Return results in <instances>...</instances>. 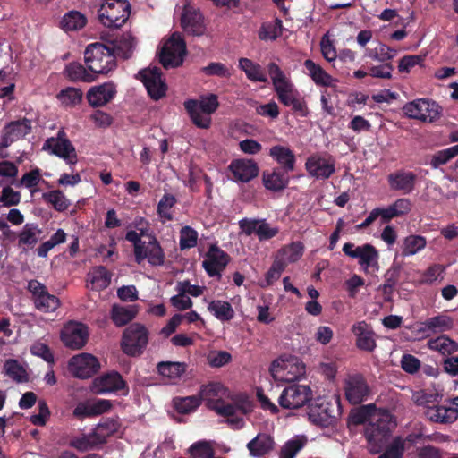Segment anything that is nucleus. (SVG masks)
<instances>
[{
    "mask_svg": "<svg viewBox=\"0 0 458 458\" xmlns=\"http://www.w3.org/2000/svg\"><path fill=\"white\" fill-rule=\"evenodd\" d=\"M120 47L106 46L100 42L89 44L84 51V62L88 69L96 74H107L117 66L116 55Z\"/></svg>",
    "mask_w": 458,
    "mask_h": 458,
    "instance_id": "f257e3e1",
    "label": "nucleus"
},
{
    "mask_svg": "<svg viewBox=\"0 0 458 458\" xmlns=\"http://www.w3.org/2000/svg\"><path fill=\"white\" fill-rule=\"evenodd\" d=\"M396 424L387 411L374 413L365 428V437L369 445L380 449L390 438Z\"/></svg>",
    "mask_w": 458,
    "mask_h": 458,
    "instance_id": "f03ea898",
    "label": "nucleus"
},
{
    "mask_svg": "<svg viewBox=\"0 0 458 458\" xmlns=\"http://www.w3.org/2000/svg\"><path fill=\"white\" fill-rule=\"evenodd\" d=\"M131 5L127 0H104L98 10V21L107 28H121L128 20Z\"/></svg>",
    "mask_w": 458,
    "mask_h": 458,
    "instance_id": "7ed1b4c3",
    "label": "nucleus"
},
{
    "mask_svg": "<svg viewBox=\"0 0 458 458\" xmlns=\"http://www.w3.org/2000/svg\"><path fill=\"white\" fill-rule=\"evenodd\" d=\"M341 405L339 399L329 400L318 397L314 403L309 406V420L317 426L327 428L333 425L340 414Z\"/></svg>",
    "mask_w": 458,
    "mask_h": 458,
    "instance_id": "20e7f679",
    "label": "nucleus"
},
{
    "mask_svg": "<svg viewBox=\"0 0 458 458\" xmlns=\"http://www.w3.org/2000/svg\"><path fill=\"white\" fill-rule=\"evenodd\" d=\"M149 333L147 327L140 323L131 324L123 334L122 348L129 356H140L148 344Z\"/></svg>",
    "mask_w": 458,
    "mask_h": 458,
    "instance_id": "39448f33",
    "label": "nucleus"
},
{
    "mask_svg": "<svg viewBox=\"0 0 458 458\" xmlns=\"http://www.w3.org/2000/svg\"><path fill=\"white\" fill-rule=\"evenodd\" d=\"M275 381L294 382L305 373V365L296 357L287 360H274L269 369Z\"/></svg>",
    "mask_w": 458,
    "mask_h": 458,
    "instance_id": "423d86ee",
    "label": "nucleus"
},
{
    "mask_svg": "<svg viewBox=\"0 0 458 458\" xmlns=\"http://www.w3.org/2000/svg\"><path fill=\"white\" fill-rule=\"evenodd\" d=\"M343 252L352 259H356L365 273H368L369 268L377 270L379 267V252L370 243L356 246L352 242H346L343 246Z\"/></svg>",
    "mask_w": 458,
    "mask_h": 458,
    "instance_id": "0eeeda50",
    "label": "nucleus"
},
{
    "mask_svg": "<svg viewBox=\"0 0 458 458\" xmlns=\"http://www.w3.org/2000/svg\"><path fill=\"white\" fill-rule=\"evenodd\" d=\"M403 110L410 118L432 123L439 118L442 108L435 101L420 98L405 104Z\"/></svg>",
    "mask_w": 458,
    "mask_h": 458,
    "instance_id": "6e6552de",
    "label": "nucleus"
},
{
    "mask_svg": "<svg viewBox=\"0 0 458 458\" xmlns=\"http://www.w3.org/2000/svg\"><path fill=\"white\" fill-rule=\"evenodd\" d=\"M186 54V44L181 36L174 33L164 45L159 60L164 68H174L182 64Z\"/></svg>",
    "mask_w": 458,
    "mask_h": 458,
    "instance_id": "1a4fd4ad",
    "label": "nucleus"
},
{
    "mask_svg": "<svg viewBox=\"0 0 458 458\" xmlns=\"http://www.w3.org/2000/svg\"><path fill=\"white\" fill-rule=\"evenodd\" d=\"M27 290L31 293L35 308L44 313L53 312L60 306V300L50 294L46 285L36 279L28 282Z\"/></svg>",
    "mask_w": 458,
    "mask_h": 458,
    "instance_id": "9d476101",
    "label": "nucleus"
},
{
    "mask_svg": "<svg viewBox=\"0 0 458 458\" xmlns=\"http://www.w3.org/2000/svg\"><path fill=\"white\" fill-rule=\"evenodd\" d=\"M42 149L64 159L68 165H75L78 162L75 148L64 131H59L56 137L48 138Z\"/></svg>",
    "mask_w": 458,
    "mask_h": 458,
    "instance_id": "9b49d317",
    "label": "nucleus"
},
{
    "mask_svg": "<svg viewBox=\"0 0 458 458\" xmlns=\"http://www.w3.org/2000/svg\"><path fill=\"white\" fill-rule=\"evenodd\" d=\"M308 174L317 180H327L335 172V160L328 153H315L305 162Z\"/></svg>",
    "mask_w": 458,
    "mask_h": 458,
    "instance_id": "f8f14e48",
    "label": "nucleus"
},
{
    "mask_svg": "<svg viewBox=\"0 0 458 458\" xmlns=\"http://www.w3.org/2000/svg\"><path fill=\"white\" fill-rule=\"evenodd\" d=\"M222 389L219 383H209L202 386L199 392V399L207 401V407L223 417H229L235 413V407L232 403H225L223 399L216 397Z\"/></svg>",
    "mask_w": 458,
    "mask_h": 458,
    "instance_id": "ddd939ff",
    "label": "nucleus"
},
{
    "mask_svg": "<svg viewBox=\"0 0 458 458\" xmlns=\"http://www.w3.org/2000/svg\"><path fill=\"white\" fill-rule=\"evenodd\" d=\"M312 398V391L310 386L298 384H291L281 393L278 403L284 409H299L304 406Z\"/></svg>",
    "mask_w": 458,
    "mask_h": 458,
    "instance_id": "4468645a",
    "label": "nucleus"
},
{
    "mask_svg": "<svg viewBox=\"0 0 458 458\" xmlns=\"http://www.w3.org/2000/svg\"><path fill=\"white\" fill-rule=\"evenodd\" d=\"M136 79L145 86L149 97L154 100H159L165 96L167 85L162 80V72L158 67L146 68L138 72Z\"/></svg>",
    "mask_w": 458,
    "mask_h": 458,
    "instance_id": "2eb2a0df",
    "label": "nucleus"
},
{
    "mask_svg": "<svg viewBox=\"0 0 458 458\" xmlns=\"http://www.w3.org/2000/svg\"><path fill=\"white\" fill-rule=\"evenodd\" d=\"M89 336L88 327L76 321L68 322L61 331L63 344L72 350H80L84 347Z\"/></svg>",
    "mask_w": 458,
    "mask_h": 458,
    "instance_id": "dca6fc26",
    "label": "nucleus"
},
{
    "mask_svg": "<svg viewBox=\"0 0 458 458\" xmlns=\"http://www.w3.org/2000/svg\"><path fill=\"white\" fill-rule=\"evenodd\" d=\"M31 120L26 117L5 124L0 138V151L8 148L13 142L23 139L31 132Z\"/></svg>",
    "mask_w": 458,
    "mask_h": 458,
    "instance_id": "f3484780",
    "label": "nucleus"
},
{
    "mask_svg": "<svg viewBox=\"0 0 458 458\" xmlns=\"http://www.w3.org/2000/svg\"><path fill=\"white\" fill-rule=\"evenodd\" d=\"M344 395L352 404H360L369 394V386L361 374L349 375L344 384Z\"/></svg>",
    "mask_w": 458,
    "mask_h": 458,
    "instance_id": "a211bd4d",
    "label": "nucleus"
},
{
    "mask_svg": "<svg viewBox=\"0 0 458 458\" xmlns=\"http://www.w3.org/2000/svg\"><path fill=\"white\" fill-rule=\"evenodd\" d=\"M94 389L99 394L123 391V394L127 395L129 393V386L126 381L117 371L107 372L95 378Z\"/></svg>",
    "mask_w": 458,
    "mask_h": 458,
    "instance_id": "6ab92c4d",
    "label": "nucleus"
},
{
    "mask_svg": "<svg viewBox=\"0 0 458 458\" xmlns=\"http://www.w3.org/2000/svg\"><path fill=\"white\" fill-rule=\"evenodd\" d=\"M100 368L98 360L89 353H81L73 356L69 361L71 372L79 378H89Z\"/></svg>",
    "mask_w": 458,
    "mask_h": 458,
    "instance_id": "aec40b11",
    "label": "nucleus"
},
{
    "mask_svg": "<svg viewBox=\"0 0 458 458\" xmlns=\"http://www.w3.org/2000/svg\"><path fill=\"white\" fill-rule=\"evenodd\" d=\"M230 261V256L216 244H211L202 262V267L209 276H221V272Z\"/></svg>",
    "mask_w": 458,
    "mask_h": 458,
    "instance_id": "412c9836",
    "label": "nucleus"
},
{
    "mask_svg": "<svg viewBox=\"0 0 458 458\" xmlns=\"http://www.w3.org/2000/svg\"><path fill=\"white\" fill-rule=\"evenodd\" d=\"M239 227L248 236L255 233L260 242L270 240L279 233L278 227H271L265 219L243 218L239 221Z\"/></svg>",
    "mask_w": 458,
    "mask_h": 458,
    "instance_id": "4be33fe9",
    "label": "nucleus"
},
{
    "mask_svg": "<svg viewBox=\"0 0 458 458\" xmlns=\"http://www.w3.org/2000/svg\"><path fill=\"white\" fill-rule=\"evenodd\" d=\"M386 179L390 190L406 195L415 190L418 176L412 171L400 169L390 173Z\"/></svg>",
    "mask_w": 458,
    "mask_h": 458,
    "instance_id": "5701e85b",
    "label": "nucleus"
},
{
    "mask_svg": "<svg viewBox=\"0 0 458 458\" xmlns=\"http://www.w3.org/2000/svg\"><path fill=\"white\" fill-rule=\"evenodd\" d=\"M116 93V84L110 81L91 87L87 93V99L92 107H100L111 102L115 98Z\"/></svg>",
    "mask_w": 458,
    "mask_h": 458,
    "instance_id": "b1692460",
    "label": "nucleus"
},
{
    "mask_svg": "<svg viewBox=\"0 0 458 458\" xmlns=\"http://www.w3.org/2000/svg\"><path fill=\"white\" fill-rule=\"evenodd\" d=\"M236 182H249L259 175V168L252 159H233L228 166Z\"/></svg>",
    "mask_w": 458,
    "mask_h": 458,
    "instance_id": "393cba45",
    "label": "nucleus"
},
{
    "mask_svg": "<svg viewBox=\"0 0 458 458\" xmlns=\"http://www.w3.org/2000/svg\"><path fill=\"white\" fill-rule=\"evenodd\" d=\"M352 332L355 335L358 349L368 352H372L376 349L375 332L366 321H359L353 324Z\"/></svg>",
    "mask_w": 458,
    "mask_h": 458,
    "instance_id": "a878e982",
    "label": "nucleus"
},
{
    "mask_svg": "<svg viewBox=\"0 0 458 458\" xmlns=\"http://www.w3.org/2000/svg\"><path fill=\"white\" fill-rule=\"evenodd\" d=\"M181 25L186 33L193 36L203 35L206 30L201 13L191 6L184 8Z\"/></svg>",
    "mask_w": 458,
    "mask_h": 458,
    "instance_id": "bb28decb",
    "label": "nucleus"
},
{
    "mask_svg": "<svg viewBox=\"0 0 458 458\" xmlns=\"http://www.w3.org/2000/svg\"><path fill=\"white\" fill-rule=\"evenodd\" d=\"M149 242L141 248V259H135L137 264H141L146 259L151 266H163L165 263V252L154 235H150Z\"/></svg>",
    "mask_w": 458,
    "mask_h": 458,
    "instance_id": "cd10ccee",
    "label": "nucleus"
},
{
    "mask_svg": "<svg viewBox=\"0 0 458 458\" xmlns=\"http://www.w3.org/2000/svg\"><path fill=\"white\" fill-rule=\"evenodd\" d=\"M289 182L288 172L279 167H276L272 171H264L262 174L264 187L273 192L284 191L288 186Z\"/></svg>",
    "mask_w": 458,
    "mask_h": 458,
    "instance_id": "c85d7f7f",
    "label": "nucleus"
},
{
    "mask_svg": "<svg viewBox=\"0 0 458 458\" xmlns=\"http://www.w3.org/2000/svg\"><path fill=\"white\" fill-rule=\"evenodd\" d=\"M250 455L260 458L270 453L275 447V441L272 436L267 433H259L246 445Z\"/></svg>",
    "mask_w": 458,
    "mask_h": 458,
    "instance_id": "c756f323",
    "label": "nucleus"
},
{
    "mask_svg": "<svg viewBox=\"0 0 458 458\" xmlns=\"http://www.w3.org/2000/svg\"><path fill=\"white\" fill-rule=\"evenodd\" d=\"M269 156L281 165L282 170L288 173L294 170L296 157L290 148L282 145L273 146L269 149Z\"/></svg>",
    "mask_w": 458,
    "mask_h": 458,
    "instance_id": "7c9ffc66",
    "label": "nucleus"
},
{
    "mask_svg": "<svg viewBox=\"0 0 458 458\" xmlns=\"http://www.w3.org/2000/svg\"><path fill=\"white\" fill-rule=\"evenodd\" d=\"M304 67L307 69L309 76L316 85L333 87L335 86V83L338 82L337 79L333 78L319 64H316L311 59L305 60Z\"/></svg>",
    "mask_w": 458,
    "mask_h": 458,
    "instance_id": "2f4dec72",
    "label": "nucleus"
},
{
    "mask_svg": "<svg viewBox=\"0 0 458 458\" xmlns=\"http://www.w3.org/2000/svg\"><path fill=\"white\" fill-rule=\"evenodd\" d=\"M424 414L430 421L441 424H449L457 420L455 411L444 405L428 406Z\"/></svg>",
    "mask_w": 458,
    "mask_h": 458,
    "instance_id": "473e14b6",
    "label": "nucleus"
},
{
    "mask_svg": "<svg viewBox=\"0 0 458 458\" xmlns=\"http://www.w3.org/2000/svg\"><path fill=\"white\" fill-rule=\"evenodd\" d=\"M267 70L276 95L287 93L294 89L293 83L286 78L284 72L276 63H270Z\"/></svg>",
    "mask_w": 458,
    "mask_h": 458,
    "instance_id": "72a5a7b5",
    "label": "nucleus"
},
{
    "mask_svg": "<svg viewBox=\"0 0 458 458\" xmlns=\"http://www.w3.org/2000/svg\"><path fill=\"white\" fill-rule=\"evenodd\" d=\"M374 413H376V405L373 403L353 408L348 415L347 425L351 428L362 425L368 420L369 422Z\"/></svg>",
    "mask_w": 458,
    "mask_h": 458,
    "instance_id": "f704fd0d",
    "label": "nucleus"
},
{
    "mask_svg": "<svg viewBox=\"0 0 458 458\" xmlns=\"http://www.w3.org/2000/svg\"><path fill=\"white\" fill-rule=\"evenodd\" d=\"M138 310L134 305L122 306L114 304L111 310V319L117 327H123L131 322L137 315Z\"/></svg>",
    "mask_w": 458,
    "mask_h": 458,
    "instance_id": "c9c22d12",
    "label": "nucleus"
},
{
    "mask_svg": "<svg viewBox=\"0 0 458 458\" xmlns=\"http://www.w3.org/2000/svg\"><path fill=\"white\" fill-rule=\"evenodd\" d=\"M304 245L301 242H293L278 250L276 259L284 261L286 267L289 263L298 261L302 257Z\"/></svg>",
    "mask_w": 458,
    "mask_h": 458,
    "instance_id": "e433bc0d",
    "label": "nucleus"
},
{
    "mask_svg": "<svg viewBox=\"0 0 458 458\" xmlns=\"http://www.w3.org/2000/svg\"><path fill=\"white\" fill-rule=\"evenodd\" d=\"M91 289L101 291L107 288L111 283V273L104 266H98L88 274Z\"/></svg>",
    "mask_w": 458,
    "mask_h": 458,
    "instance_id": "4c0bfd02",
    "label": "nucleus"
},
{
    "mask_svg": "<svg viewBox=\"0 0 458 458\" xmlns=\"http://www.w3.org/2000/svg\"><path fill=\"white\" fill-rule=\"evenodd\" d=\"M87 24V18L78 11L66 13L61 21L60 28L65 32L76 31L84 28Z\"/></svg>",
    "mask_w": 458,
    "mask_h": 458,
    "instance_id": "58836bf2",
    "label": "nucleus"
},
{
    "mask_svg": "<svg viewBox=\"0 0 458 458\" xmlns=\"http://www.w3.org/2000/svg\"><path fill=\"white\" fill-rule=\"evenodd\" d=\"M184 108L188 112L192 123L199 128L208 129L211 124L209 114H205L197 108V100L188 99L184 102Z\"/></svg>",
    "mask_w": 458,
    "mask_h": 458,
    "instance_id": "ea45409f",
    "label": "nucleus"
},
{
    "mask_svg": "<svg viewBox=\"0 0 458 458\" xmlns=\"http://www.w3.org/2000/svg\"><path fill=\"white\" fill-rule=\"evenodd\" d=\"M239 67L245 72L247 78L251 81L266 82L267 81L261 66L249 58H240Z\"/></svg>",
    "mask_w": 458,
    "mask_h": 458,
    "instance_id": "a19ab883",
    "label": "nucleus"
},
{
    "mask_svg": "<svg viewBox=\"0 0 458 458\" xmlns=\"http://www.w3.org/2000/svg\"><path fill=\"white\" fill-rule=\"evenodd\" d=\"M308 439L303 435H297L287 440L281 447L279 458H295L296 454L307 445Z\"/></svg>",
    "mask_w": 458,
    "mask_h": 458,
    "instance_id": "79ce46f5",
    "label": "nucleus"
},
{
    "mask_svg": "<svg viewBox=\"0 0 458 458\" xmlns=\"http://www.w3.org/2000/svg\"><path fill=\"white\" fill-rule=\"evenodd\" d=\"M65 72L72 81L92 82L97 80V75L89 72L81 64L77 62L70 63L65 67Z\"/></svg>",
    "mask_w": 458,
    "mask_h": 458,
    "instance_id": "37998d69",
    "label": "nucleus"
},
{
    "mask_svg": "<svg viewBox=\"0 0 458 458\" xmlns=\"http://www.w3.org/2000/svg\"><path fill=\"white\" fill-rule=\"evenodd\" d=\"M119 426L118 421L114 419H104L95 428L93 437H96L98 442L106 443L107 437L118 431Z\"/></svg>",
    "mask_w": 458,
    "mask_h": 458,
    "instance_id": "c03bdc74",
    "label": "nucleus"
},
{
    "mask_svg": "<svg viewBox=\"0 0 458 458\" xmlns=\"http://www.w3.org/2000/svg\"><path fill=\"white\" fill-rule=\"evenodd\" d=\"M428 347L444 356L451 355L458 351V344L445 335L430 339Z\"/></svg>",
    "mask_w": 458,
    "mask_h": 458,
    "instance_id": "a18cd8bd",
    "label": "nucleus"
},
{
    "mask_svg": "<svg viewBox=\"0 0 458 458\" xmlns=\"http://www.w3.org/2000/svg\"><path fill=\"white\" fill-rule=\"evenodd\" d=\"M336 61L332 64L338 73L342 76H349L351 68L349 64L354 63L356 59V53L349 48L341 49L337 54Z\"/></svg>",
    "mask_w": 458,
    "mask_h": 458,
    "instance_id": "49530a36",
    "label": "nucleus"
},
{
    "mask_svg": "<svg viewBox=\"0 0 458 458\" xmlns=\"http://www.w3.org/2000/svg\"><path fill=\"white\" fill-rule=\"evenodd\" d=\"M208 309L220 321H229L234 317L232 305L225 301H212Z\"/></svg>",
    "mask_w": 458,
    "mask_h": 458,
    "instance_id": "de8ad7c7",
    "label": "nucleus"
},
{
    "mask_svg": "<svg viewBox=\"0 0 458 458\" xmlns=\"http://www.w3.org/2000/svg\"><path fill=\"white\" fill-rule=\"evenodd\" d=\"M41 233L38 225L34 223H27L20 232L18 245L20 247H34L38 242V234Z\"/></svg>",
    "mask_w": 458,
    "mask_h": 458,
    "instance_id": "09e8293b",
    "label": "nucleus"
},
{
    "mask_svg": "<svg viewBox=\"0 0 458 458\" xmlns=\"http://www.w3.org/2000/svg\"><path fill=\"white\" fill-rule=\"evenodd\" d=\"M184 362L161 361L157 364V369L160 375L170 379H177L186 370Z\"/></svg>",
    "mask_w": 458,
    "mask_h": 458,
    "instance_id": "8fccbe9b",
    "label": "nucleus"
},
{
    "mask_svg": "<svg viewBox=\"0 0 458 458\" xmlns=\"http://www.w3.org/2000/svg\"><path fill=\"white\" fill-rule=\"evenodd\" d=\"M177 203L175 196L170 193L163 195L157 207V214L162 222L172 221L174 216L171 209Z\"/></svg>",
    "mask_w": 458,
    "mask_h": 458,
    "instance_id": "3c124183",
    "label": "nucleus"
},
{
    "mask_svg": "<svg viewBox=\"0 0 458 458\" xmlns=\"http://www.w3.org/2000/svg\"><path fill=\"white\" fill-rule=\"evenodd\" d=\"M423 325L428 331L440 333L452 328L453 319L446 315H437L428 318Z\"/></svg>",
    "mask_w": 458,
    "mask_h": 458,
    "instance_id": "603ef678",
    "label": "nucleus"
},
{
    "mask_svg": "<svg viewBox=\"0 0 458 458\" xmlns=\"http://www.w3.org/2000/svg\"><path fill=\"white\" fill-rule=\"evenodd\" d=\"M43 199L51 204L52 207L58 212H64L68 209L71 205L70 200L60 190H54L43 193Z\"/></svg>",
    "mask_w": 458,
    "mask_h": 458,
    "instance_id": "864d4df0",
    "label": "nucleus"
},
{
    "mask_svg": "<svg viewBox=\"0 0 458 458\" xmlns=\"http://www.w3.org/2000/svg\"><path fill=\"white\" fill-rule=\"evenodd\" d=\"M173 402L174 409L181 414H189L194 411L201 404L200 399L195 395L175 397Z\"/></svg>",
    "mask_w": 458,
    "mask_h": 458,
    "instance_id": "5fc2aeb1",
    "label": "nucleus"
},
{
    "mask_svg": "<svg viewBox=\"0 0 458 458\" xmlns=\"http://www.w3.org/2000/svg\"><path fill=\"white\" fill-rule=\"evenodd\" d=\"M188 454L191 458H214L215 450L210 442L199 440L188 448Z\"/></svg>",
    "mask_w": 458,
    "mask_h": 458,
    "instance_id": "6e6d98bb",
    "label": "nucleus"
},
{
    "mask_svg": "<svg viewBox=\"0 0 458 458\" xmlns=\"http://www.w3.org/2000/svg\"><path fill=\"white\" fill-rule=\"evenodd\" d=\"M426 238L420 235H409L403 243V256L414 255L426 247Z\"/></svg>",
    "mask_w": 458,
    "mask_h": 458,
    "instance_id": "4d7b16f0",
    "label": "nucleus"
},
{
    "mask_svg": "<svg viewBox=\"0 0 458 458\" xmlns=\"http://www.w3.org/2000/svg\"><path fill=\"white\" fill-rule=\"evenodd\" d=\"M83 93L80 89L68 87L57 94L58 100L66 106H74L82 100Z\"/></svg>",
    "mask_w": 458,
    "mask_h": 458,
    "instance_id": "13d9d810",
    "label": "nucleus"
},
{
    "mask_svg": "<svg viewBox=\"0 0 458 458\" xmlns=\"http://www.w3.org/2000/svg\"><path fill=\"white\" fill-rule=\"evenodd\" d=\"M458 156V144L437 151L433 155L429 164L433 168L447 164L451 159Z\"/></svg>",
    "mask_w": 458,
    "mask_h": 458,
    "instance_id": "bf43d9fd",
    "label": "nucleus"
},
{
    "mask_svg": "<svg viewBox=\"0 0 458 458\" xmlns=\"http://www.w3.org/2000/svg\"><path fill=\"white\" fill-rule=\"evenodd\" d=\"M198 232L190 225L182 226L180 230V249L181 250L191 249L197 245Z\"/></svg>",
    "mask_w": 458,
    "mask_h": 458,
    "instance_id": "052dcab7",
    "label": "nucleus"
},
{
    "mask_svg": "<svg viewBox=\"0 0 458 458\" xmlns=\"http://www.w3.org/2000/svg\"><path fill=\"white\" fill-rule=\"evenodd\" d=\"M404 450L405 441L401 437H396L378 458H403Z\"/></svg>",
    "mask_w": 458,
    "mask_h": 458,
    "instance_id": "680f3d73",
    "label": "nucleus"
},
{
    "mask_svg": "<svg viewBox=\"0 0 458 458\" xmlns=\"http://www.w3.org/2000/svg\"><path fill=\"white\" fill-rule=\"evenodd\" d=\"M388 46L384 43H379L373 49H367L365 53V56L371 58L374 61H377L381 64H392L391 63V55H387Z\"/></svg>",
    "mask_w": 458,
    "mask_h": 458,
    "instance_id": "e2e57ef3",
    "label": "nucleus"
},
{
    "mask_svg": "<svg viewBox=\"0 0 458 458\" xmlns=\"http://www.w3.org/2000/svg\"><path fill=\"white\" fill-rule=\"evenodd\" d=\"M4 369L6 374L17 382L25 380V369L16 360H8L4 363Z\"/></svg>",
    "mask_w": 458,
    "mask_h": 458,
    "instance_id": "0e129e2a",
    "label": "nucleus"
},
{
    "mask_svg": "<svg viewBox=\"0 0 458 458\" xmlns=\"http://www.w3.org/2000/svg\"><path fill=\"white\" fill-rule=\"evenodd\" d=\"M394 67L392 64H381L378 65H372L368 68V73L369 76L377 79H387L390 80L393 77V72Z\"/></svg>",
    "mask_w": 458,
    "mask_h": 458,
    "instance_id": "69168bd1",
    "label": "nucleus"
},
{
    "mask_svg": "<svg viewBox=\"0 0 458 458\" xmlns=\"http://www.w3.org/2000/svg\"><path fill=\"white\" fill-rule=\"evenodd\" d=\"M282 21L276 19V24L264 22L259 30V38L261 40H275L277 38V29L281 28Z\"/></svg>",
    "mask_w": 458,
    "mask_h": 458,
    "instance_id": "338daca9",
    "label": "nucleus"
},
{
    "mask_svg": "<svg viewBox=\"0 0 458 458\" xmlns=\"http://www.w3.org/2000/svg\"><path fill=\"white\" fill-rule=\"evenodd\" d=\"M285 268L284 261L275 259L272 266L265 275L266 284H262L261 286L266 287L272 285L276 281L279 279L281 274L284 271Z\"/></svg>",
    "mask_w": 458,
    "mask_h": 458,
    "instance_id": "774afa93",
    "label": "nucleus"
}]
</instances>
